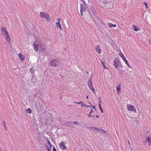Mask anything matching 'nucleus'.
<instances>
[{"mask_svg": "<svg viewBox=\"0 0 151 151\" xmlns=\"http://www.w3.org/2000/svg\"><path fill=\"white\" fill-rule=\"evenodd\" d=\"M91 12L89 13L90 16L92 18L93 21L95 22L98 21L99 18L96 15L94 7L91 6Z\"/></svg>", "mask_w": 151, "mask_h": 151, "instance_id": "obj_1", "label": "nucleus"}, {"mask_svg": "<svg viewBox=\"0 0 151 151\" xmlns=\"http://www.w3.org/2000/svg\"><path fill=\"white\" fill-rule=\"evenodd\" d=\"M42 45V44L41 41L37 40H36L34 44V48L35 51L36 52H37L38 50V47L39 46H41Z\"/></svg>", "mask_w": 151, "mask_h": 151, "instance_id": "obj_2", "label": "nucleus"}, {"mask_svg": "<svg viewBox=\"0 0 151 151\" xmlns=\"http://www.w3.org/2000/svg\"><path fill=\"white\" fill-rule=\"evenodd\" d=\"M114 65L116 69H119L121 67V62L120 61L118 58H115L114 60Z\"/></svg>", "mask_w": 151, "mask_h": 151, "instance_id": "obj_3", "label": "nucleus"}, {"mask_svg": "<svg viewBox=\"0 0 151 151\" xmlns=\"http://www.w3.org/2000/svg\"><path fill=\"white\" fill-rule=\"evenodd\" d=\"M127 109L128 110L133 111L134 113H137L136 109L135 108V106L132 105H127Z\"/></svg>", "mask_w": 151, "mask_h": 151, "instance_id": "obj_4", "label": "nucleus"}, {"mask_svg": "<svg viewBox=\"0 0 151 151\" xmlns=\"http://www.w3.org/2000/svg\"><path fill=\"white\" fill-rule=\"evenodd\" d=\"M81 7V11L80 13L81 15L83 16V14H84V13L86 12V10L84 4H81L80 6Z\"/></svg>", "mask_w": 151, "mask_h": 151, "instance_id": "obj_5", "label": "nucleus"}, {"mask_svg": "<svg viewBox=\"0 0 151 151\" xmlns=\"http://www.w3.org/2000/svg\"><path fill=\"white\" fill-rule=\"evenodd\" d=\"M66 143L64 142H62L60 144V149L63 150H65L67 149L66 146Z\"/></svg>", "mask_w": 151, "mask_h": 151, "instance_id": "obj_6", "label": "nucleus"}, {"mask_svg": "<svg viewBox=\"0 0 151 151\" xmlns=\"http://www.w3.org/2000/svg\"><path fill=\"white\" fill-rule=\"evenodd\" d=\"M1 31L3 34L4 35V37L5 38H9L8 33L5 28L2 27L1 28Z\"/></svg>", "mask_w": 151, "mask_h": 151, "instance_id": "obj_7", "label": "nucleus"}, {"mask_svg": "<svg viewBox=\"0 0 151 151\" xmlns=\"http://www.w3.org/2000/svg\"><path fill=\"white\" fill-rule=\"evenodd\" d=\"M45 147L46 149H47L48 151L51 150L52 149V145L49 141L45 144Z\"/></svg>", "mask_w": 151, "mask_h": 151, "instance_id": "obj_8", "label": "nucleus"}, {"mask_svg": "<svg viewBox=\"0 0 151 151\" xmlns=\"http://www.w3.org/2000/svg\"><path fill=\"white\" fill-rule=\"evenodd\" d=\"M50 64L52 66H56L59 65L57 61L56 60H52L50 62Z\"/></svg>", "mask_w": 151, "mask_h": 151, "instance_id": "obj_9", "label": "nucleus"}, {"mask_svg": "<svg viewBox=\"0 0 151 151\" xmlns=\"http://www.w3.org/2000/svg\"><path fill=\"white\" fill-rule=\"evenodd\" d=\"M95 50L99 53H101V47L99 45H97L95 47Z\"/></svg>", "mask_w": 151, "mask_h": 151, "instance_id": "obj_10", "label": "nucleus"}, {"mask_svg": "<svg viewBox=\"0 0 151 151\" xmlns=\"http://www.w3.org/2000/svg\"><path fill=\"white\" fill-rule=\"evenodd\" d=\"M121 84L119 83L116 86V90L117 91L118 94H119L121 91Z\"/></svg>", "mask_w": 151, "mask_h": 151, "instance_id": "obj_11", "label": "nucleus"}, {"mask_svg": "<svg viewBox=\"0 0 151 151\" xmlns=\"http://www.w3.org/2000/svg\"><path fill=\"white\" fill-rule=\"evenodd\" d=\"M146 141L148 142L149 145H151V137H146Z\"/></svg>", "mask_w": 151, "mask_h": 151, "instance_id": "obj_12", "label": "nucleus"}, {"mask_svg": "<svg viewBox=\"0 0 151 151\" xmlns=\"http://www.w3.org/2000/svg\"><path fill=\"white\" fill-rule=\"evenodd\" d=\"M19 56L20 59L22 60H24L25 59V56L24 55H22V53H20L19 54Z\"/></svg>", "mask_w": 151, "mask_h": 151, "instance_id": "obj_13", "label": "nucleus"}, {"mask_svg": "<svg viewBox=\"0 0 151 151\" xmlns=\"http://www.w3.org/2000/svg\"><path fill=\"white\" fill-rule=\"evenodd\" d=\"M119 55L123 60H125L126 59L122 53L120 52L119 54Z\"/></svg>", "mask_w": 151, "mask_h": 151, "instance_id": "obj_14", "label": "nucleus"}, {"mask_svg": "<svg viewBox=\"0 0 151 151\" xmlns=\"http://www.w3.org/2000/svg\"><path fill=\"white\" fill-rule=\"evenodd\" d=\"M56 24L57 26V27L59 29H61V26L60 23L59 22H57L56 23Z\"/></svg>", "mask_w": 151, "mask_h": 151, "instance_id": "obj_15", "label": "nucleus"}, {"mask_svg": "<svg viewBox=\"0 0 151 151\" xmlns=\"http://www.w3.org/2000/svg\"><path fill=\"white\" fill-rule=\"evenodd\" d=\"M132 28L135 31H137V30L139 29V28L137 27L135 25H133Z\"/></svg>", "mask_w": 151, "mask_h": 151, "instance_id": "obj_16", "label": "nucleus"}, {"mask_svg": "<svg viewBox=\"0 0 151 151\" xmlns=\"http://www.w3.org/2000/svg\"><path fill=\"white\" fill-rule=\"evenodd\" d=\"M46 15V13L44 14L43 12H42L40 13V17L42 18H44L45 17Z\"/></svg>", "mask_w": 151, "mask_h": 151, "instance_id": "obj_17", "label": "nucleus"}, {"mask_svg": "<svg viewBox=\"0 0 151 151\" xmlns=\"http://www.w3.org/2000/svg\"><path fill=\"white\" fill-rule=\"evenodd\" d=\"M109 27H115L116 26V25L115 24H113L111 23H108Z\"/></svg>", "mask_w": 151, "mask_h": 151, "instance_id": "obj_18", "label": "nucleus"}, {"mask_svg": "<svg viewBox=\"0 0 151 151\" xmlns=\"http://www.w3.org/2000/svg\"><path fill=\"white\" fill-rule=\"evenodd\" d=\"M45 16H46V17H45V18L46 19H47L48 20H50V18L48 14L47 13H46V15Z\"/></svg>", "mask_w": 151, "mask_h": 151, "instance_id": "obj_19", "label": "nucleus"}, {"mask_svg": "<svg viewBox=\"0 0 151 151\" xmlns=\"http://www.w3.org/2000/svg\"><path fill=\"white\" fill-rule=\"evenodd\" d=\"M26 112L29 114H31L32 112V111L31 109L29 108H28L26 109Z\"/></svg>", "mask_w": 151, "mask_h": 151, "instance_id": "obj_20", "label": "nucleus"}, {"mask_svg": "<svg viewBox=\"0 0 151 151\" xmlns=\"http://www.w3.org/2000/svg\"><path fill=\"white\" fill-rule=\"evenodd\" d=\"M124 62H125V64L128 66L129 67V68H131V66L130 65H129L128 63V62L127 61V59H126L125 60H124Z\"/></svg>", "mask_w": 151, "mask_h": 151, "instance_id": "obj_21", "label": "nucleus"}, {"mask_svg": "<svg viewBox=\"0 0 151 151\" xmlns=\"http://www.w3.org/2000/svg\"><path fill=\"white\" fill-rule=\"evenodd\" d=\"M101 4L104 5V6H106V5L107 4V2L105 1H102Z\"/></svg>", "mask_w": 151, "mask_h": 151, "instance_id": "obj_22", "label": "nucleus"}, {"mask_svg": "<svg viewBox=\"0 0 151 151\" xmlns=\"http://www.w3.org/2000/svg\"><path fill=\"white\" fill-rule=\"evenodd\" d=\"M89 88L93 91V92L94 93H95V89H94V88L92 86L89 87Z\"/></svg>", "mask_w": 151, "mask_h": 151, "instance_id": "obj_23", "label": "nucleus"}, {"mask_svg": "<svg viewBox=\"0 0 151 151\" xmlns=\"http://www.w3.org/2000/svg\"><path fill=\"white\" fill-rule=\"evenodd\" d=\"M89 88L93 91V92L94 93H95V89H94V88L92 86L89 87Z\"/></svg>", "mask_w": 151, "mask_h": 151, "instance_id": "obj_24", "label": "nucleus"}, {"mask_svg": "<svg viewBox=\"0 0 151 151\" xmlns=\"http://www.w3.org/2000/svg\"><path fill=\"white\" fill-rule=\"evenodd\" d=\"M81 106H84V107H91V106H89L88 105H86L85 104H83H83H82V105H81Z\"/></svg>", "mask_w": 151, "mask_h": 151, "instance_id": "obj_25", "label": "nucleus"}, {"mask_svg": "<svg viewBox=\"0 0 151 151\" xmlns=\"http://www.w3.org/2000/svg\"><path fill=\"white\" fill-rule=\"evenodd\" d=\"M88 86L89 87L92 86V82L91 80L89 81L88 83Z\"/></svg>", "mask_w": 151, "mask_h": 151, "instance_id": "obj_26", "label": "nucleus"}, {"mask_svg": "<svg viewBox=\"0 0 151 151\" xmlns=\"http://www.w3.org/2000/svg\"><path fill=\"white\" fill-rule=\"evenodd\" d=\"M101 63L102 65L105 69H106V66L105 64L103 62L102 60L101 61Z\"/></svg>", "mask_w": 151, "mask_h": 151, "instance_id": "obj_27", "label": "nucleus"}, {"mask_svg": "<svg viewBox=\"0 0 151 151\" xmlns=\"http://www.w3.org/2000/svg\"><path fill=\"white\" fill-rule=\"evenodd\" d=\"M143 4L145 5L146 9L148 8L149 7L148 6V4L146 2H144Z\"/></svg>", "mask_w": 151, "mask_h": 151, "instance_id": "obj_28", "label": "nucleus"}, {"mask_svg": "<svg viewBox=\"0 0 151 151\" xmlns=\"http://www.w3.org/2000/svg\"><path fill=\"white\" fill-rule=\"evenodd\" d=\"M99 131L101 133H105V131L104 130H103V129H99Z\"/></svg>", "mask_w": 151, "mask_h": 151, "instance_id": "obj_29", "label": "nucleus"}, {"mask_svg": "<svg viewBox=\"0 0 151 151\" xmlns=\"http://www.w3.org/2000/svg\"><path fill=\"white\" fill-rule=\"evenodd\" d=\"M93 111L92 110H91V111L88 114V116L90 117L91 116H92L91 115V113L93 112Z\"/></svg>", "mask_w": 151, "mask_h": 151, "instance_id": "obj_30", "label": "nucleus"}, {"mask_svg": "<svg viewBox=\"0 0 151 151\" xmlns=\"http://www.w3.org/2000/svg\"><path fill=\"white\" fill-rule=\"evenodd\" d=\"M2 123H3V124L4 127L5 128V129L6 130V125L4 121H3Z\"/></svg>", "mask_w": 151, "mask_h": 151, "instance_id": "obj_31", "label": "nucleus"}, {"mask_svg": "<svg viewBox=\"0 0 151 151\" xmlns=\"http://www.w3.org/2000/svg\"><path fill=\"white\" fill-rule=\"evenodd\" d=\"M91 130L93 131V130H95L97 131L98 130V129L95 127H92L91 128Z\"/></svg>", "mask_w": 151, "mask_h": 151, "instance_id": "obj_32", "label": "nucleus"}, {"mask_svg": "<svg viewBox=\"0 0 151 151\" xmlns=\"http://www.w3.org/2000/svg\"><path fill=\"white\" fill-rule=\"evenodd\" d=\"M148 41L149 43L150 44H151V38H149Z\"/></svg>", "mask_w": 151, "mask_h": 151, "instance_id": "obj_33", "label": "nucleus"}, {"mask_svg": "<svg viewBox=\"0 0 151 151\" xmlns=\"http://www.w3.org/2000/svg\"><path fill=\"white\" fill-rule=\"evenodd\" d=\"M75 102V103L77 104H83V103H82V102Z\"/></svg>", "mask_w": 151, "mask_h": 151, "instance_id": "obj_34", "label": "nucleus"}, {"mask_svg": "<svg viewBox=\"0 0 151 151\" xmlns=\"http://www.w3.org/2000/svg\"><path fill=\"white\" fill-rule=\"evenodd\" d=\"M91 107L92 109H95L96 110L95 106H91Z\"/></svg>", "mask_w": 151, "mask_h": 151, "instance_id": "obj_35", "label": "nucleus"}, {"mask_svg": "<svg viewBox=\"0 0 151 151\" xmlns=\"http://www.w3.org/2000/svg\"><path fill=\"white\" fill-rule=\"evenodd\" d=\"M100 109V110H101V113H103V112H103V109H102V108H101V109Z\"/></svg>", "mask_w": 151, "mask_h": 151, "instance_id": "obj_36", "label": "nucleus"}, {"mask_svg": "<svg viewBox=\"0 0 151 151\" xmlns=\"http://www.w3.org/2000/svg\"><path fill=\"white\" fill-rule=\"evenodd\" d=\"M99 109H101L102 108V107L101 106V104H99Z\"/></svg>", "mask_w": 151, "mask_h": 151, "instance_id": "obj_37", "label": "nucleus"}, {"mask_svg": "<svg viewBox=\"0 0 151 151\" xmlns=\"http://www.w3.org/2000/svg\"><path fill=\"white\" fill-rule=\"evenodd\" d=\"M53 151H57L54 147V148L53 149Z\"/></svg>", "mask_w": 151, "mask_h": 151, "instance_id": "obj_38", "label": "nucleus"}, {"mask_svg": "<svg viewBox=\"0 0 151 151\" xmlns=\"http://www.w3.org/2000/svg\"><path fill=\"white\" fill-rule=\"evenodd\" d=\"M101 104V100H100L99 102V104Z\"/></svg>", "mask_w": 151, "mask_h": 151, "instance_id": "obj_39", "label": "nucleus"}, {"mask_svg": "<svg viewBox=\"0 0 151 151\" xmlns=\"http://www.w3.org/2000/svg\"><path fill=\"white\" fill-rule=\"evenodd\" d=\"M6 40L9 41L10 40V38H6Z\"/></svg>", "mask_w": 151, "mask_h": 151, "instance_id": "obj_40", "label": "nucleus"}, {"mask_svg": "<svg viewBox=\"0 0 151 151\" xmlns=\"http://www.w3.org/2000/svg\"><path fill=\"white\" fill-rule=\"evenodd\" d=\"M57 20H58L59 21L60 20V18H58L57 19Z\"/></svg>", "mask_w": 151, "mask_h": 151, "instance_id": "obj_41", "label": "nucleus"}, {"mask_svg": "<svg viewBox=\"0 0 151 151\" xmlns=\"http://www.w3.org/2000/svg\"><path fill=\"white\" fill-rule=\"evenodd\" d=\"M77 123V122H74V123L75 124H76Z\"/></svg>", "mask_w": 151, "mask_h": 151, "instance_id": "obj_42", "label": "nucleus"}, {"mask_svg": "<svg viewBox=\"0 0 151 151\" xmlns=\"http://www.w3.org/2000/svg\"><path fill=\"white\" fill-rule=\"evenodd\" d=\"M86 97V98H87V99H88V96H87Z\"/></svg>", "mask_w": 151, "mask_h": 151, "instance_id": "obj_43", "label": "nucleus"}, {"mask_svg": "<svg viewBox=\"0 0 151 151\" xmlns=\"http://www.w3.org/2000/svg\"><path fill=\"white\" fill-rule=\"evenodd\" d=\"M89 104H90L91 105V103H89Z\"/></svg>", "mask_w": 151, "mask_h": 151, "instance_id": "obj_44", "label": "nucleus"}, {"mask_svg": "<svg viewBox=\"0 0 151 151\" xmlns=\"http://www.w3.org/2000/svg\"><path fill=\"white\" fill-rule=\"evenodd\" d=\"M99 117V116L98 115H97L96 116V117Z\"/></svg>", "mask_w": 151, "mask_h": 151, "instance_id": "obj_45", "label": "nucleus"}, {"mask_svg": "<svg viewBox=\"0 0 151 151\" xmlns=\"http://www.w3.org/2000/svg\"><path fill=\"white\" fill-rule=\"evenodd\" d=\"M128 142H129L128 143L129 144L130 143V142H129V141H128Z\"/></svg>", "mask_w": 151, "mask_h": 151, "instance_id": "obj_46", "label": "nucleus"}, {"mask_svg": "<svg viewBox=\"0 0 151 151\" xmlns=\"http://www.w3.org/2000/svg\"><path fill=\"white\" fill-rule=\"evenodd\" d=\"M100 97H99V99H100Z\"/></svg>", "mask_w": 151, "mask_h": 151, "instance_id": "obj_47", "label": "nucleus"}, {"mask_svg": "<svg viewBox=\"0 0 151 151\" xmlns=\"http://www.w3.org/2000/svg\"><path fill=\"white\" fill-rule=\"evenodd\" d=\"M81 0L82 1H83V0Z\"/></svg>", "mask_w": 151, "mask_h": 151, "instance_id": "obj_48", "label": "nucleus"}, {"mask_svg": "<svg viewBox=\"0 0 151 151\" xmlns=\"http://www.w3.org/2000/svg\"><path fill=\"white\" fill-rule=\"evenodd\" d=\"M51 151V150H50V151Z\"/></svg>", "mask_w": 151, "mask_h": 151, "instance_id": "obj_49", "label": "nucleus"}]
</instances>
